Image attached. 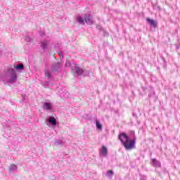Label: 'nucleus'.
Returning a JSON list of instances; mask_svg holds the SVG:
<instances>
[{
  "label": "nucleus",
  "instance_id": "f257e3e1",
  "mask_svg": "<svg viewBox=\"0 0 180 180\" xmlns=\"http://www.w3.org/2000/svg\"><path fill=\"white\" fill-rule=\"evenodd\" d=\"M1 79L3 82H8V84H15L18 81V73L15 69L8 68L3 71L1 74Z\"/></svg>",
  "mask_w": 180,
  "mask_h": 180
},
{
  "label": "nucleus",
  "instance_id": "f03ea898",
  "mask_svg": "<svg viewBox=\"0 0 180 180\" xmlns=\"http://www.w3.org/2000/svg\"><path fill=\"white\" fill-rule=\"evenodd\" d=\"M118 139L122 144H123L125 150H133L136 148V140H137L136 136L132 140H130L129 136L126 133L122 132L118 135Z\"/></svg>",
  "mask_w": 180,
  "mask_h": 180
},
{
  "label": "nucleus",
  "instance_id": "7ed1b4c3",
  "mask_svg": "<svg viewBox=\"0 0 180 180\" xmlns=\"http://www.w3.org/2000/svg\"><path fill=\"white\" fill-rule=\"evenodd\" d=\"M65 66L70 67L72 71L75 72V75H77V77L84 74V70L81 69V68L78 67L75 63H71V62L67 61Z\"/></svg>",
  "mask_w": 180,
  "mask_h": 180
},
{
  "label": "nucleus",
  "instance_id": "20e7f679",
  "mask_svg": "<svg viewBox=\"0 0 180 180\" xmlns=\"http://www.w3.org/2000/svg\"><path fill=\"white\" fill-rule=\"evenodd\" d=\"M61 67H63V63L56 62L52 64L51 70L53 72H57V71H61Z\"/></svg>",
  "mask_w": 180,
  "mask_h": 180
},
{
  "label": "nucleus",
  "instance_id": "39448f33",
  "mask_svg": "<svg viewBox=\"0 0 180 180\" xmlns=\"http://www.w3.org/2000/svg\"><path fill=\"white\" fill-rule=\"evenodd\" d=\"M50 44V40L45 39L44 41H41L40 46L42 50H46L47 47H49V45Z\"/></svg>",
  "mask_w": 180,
  "mask_h": 180
},
{
  "label": "nucleus",
  "instance_id": "423d86ee",
  "mask_svg": "<svg viewBox=\"0 0 180 180\" xmlns=\"http://www.w3.org/2000/svg\"><path fill=\"white\" fill-rule=\"evenodd\" d=\"M150 164L155 168H160L161 167V162H160V161L157 160V159H155V158L151 159Z\"/></svg>",
  "mask_w": 180,
  "mask_h": 180
},
{
  "label": "nucleus",
  "instance_id": "0eeeda50",
  "mask_svg": "<svg viewBox=\"0 0 180 180\" xmlns=\"http://www.w3.org/2000/svg\"><path fill=\"white\" fill-rule=\"evenodd\" d=\"M45 77L47 79H50L51 81H54V78L53 77V75H51V72L49 69H45L44 71Z\"/></svg>",
  "mask_w": 180,
  "mask_h": 180
},
{
  "label": "nucleus",
  "instance_id": "6e6552de",
  "mask_svg": "<svg viewBox=\"0 0 180 180\" xmlns=\"http://www.w3.org/2000/svg\"><path fill=\"white\" fill-rule=\"evenodd\" d=\"M47 121L51 126H53V127L57 126V120L53 116H50Z\"/></svg>",
  "mask_w": 180,
  "mask_h": 180
},
{
  "label": "nucleus",
  "instance_id": "1a4fd4ad",
  "mask_svg": "<svg viewBox=\"0 0 180 180\" xmlns=\"http://www.w3.org/2000/svg\"><path fill=\"white\" fill-rule=\"evenodd\" d=\"M84 21L87 25H92V16L89 14H86L84 15Z\"/></svg>",
  "mask_w": 180,
  "mask_h": 180
},
{
  "label": "nucleus",
  "instance_id": "9d476101",
  "mask_svg": "<svg viewBox=\"0 0 180 180\" xmlns=\"http://www.w3.org/2000/svg\"><path fill=\"white\" fill-rule=\"evenodd\" d=\"M108 148L106 146H102L101 149L100 150V154L103 155V157H106L108 155Z\"/></svg>",
  "mask_w": 180,
  "mask_h": 180
},
{
  "label": "nucleus",
  "instance_id": "9b49d317",
  "mask_svg": "<svg viewBox=\"0 0 180 180\" xmlns=\"http://www.w3.org/2000/svg\"><path fill=\"white\" fill-rule=\"evenodd\" d=\"M14 68L18 72H20V71L25 70V65L23 64L15 65Z\"/></svg>",
  "mask_w": 180,
  "mask_h": 180
},
{
  "label": "nucleus",
  "instance_id": "f8f14e48",
  "mask_svg": "<svg viewBox=\"0 0 180 180\" xmlns=\"http://www.w3.org/2000/svg\"><path fill=\"white\" fill-rule=\"evenodd\" d=\"M43 109L44 110H51L53 109V105L51 103L45 102L43 105Z\"/></svg>",
  "mask_w": 180,
  "mask_h": 180
},
{
  "label": "nucleus",
  "instance_id": "ddd939ff",
  "mask_svg": "<svg viewBox=\"0 0 180 180\" xmlns=\"http://www.w3.org/2000/svg\"><path fill=\"white\" fill-rule=\"evenodd\" d=\"M147 22L150 25V26H153V27H157V22L154 21L153 19L147 18Z\"/></svg>",
  "mask_w": 180,
  "mask_h": 180
},
{
  "label": "nucleus",
  "instance_id": "4468645a",
  "mask_svg": "<svg viewBox=\"0 0 180 180\" xmlns=\"http://www.w3.org/2000/svg\"><path fill=\"white\" fill-rule=\"evenodd\" d=\"M16 169H18V166L15 164L11 165L9 167L10 172H13V171H16Z\"/></svg>",
  "mask_w": 180,
  "mask_h": 180
},
{
  "label": "nucleus",
  "instance_id": "2eb2a0df",
  "mask_svg": "<svg viewBox=\"0 0 180 180\" xmlns=\"http://www.w3.org/2000/svg\"><path fill=\"white\" fill-rule=\"evenodd\" d=\"M41 85L44 88H49V86H50V85H53V84L50 82H44L41 83Z\"/></svg>",
  "mask_w": 180,
  "mask_h": 180
},
{
  "label": "nucleus",
  "instance_id": "dca6fc26",
  "mask_svg": "<svg viewBox=\"0 0 180 180\" xmlns=\"http://www.w3.org/2000/svg\"><path fill=\"white\" fill-rule=\"evenodd\" d=\"M77 22L79 25H85V20L81 16L77 17Z\"/></svg>",
  "mask_w": 180,
  "mask_h": 180
},
{
  "label": "nucleus",
  "instance_id": "f3484780",
  "mask_svg": "<svg viewBox=\"0 0 180 180\" xmlns=\"http://www.w3.org/2000/svg\"><path fill=\"white\" fill-rule=\"evenodd\" d=\"M64 144V142L63 141L59 140V139H56L54 142V146H63Z\"/></svg>",
  "mask_w": 180,
  "mask_h": 180
},
{
  "label": "nucleus",
  "instance_id": "a211bd4d",
  "mask_svg": "<svg viewBox=\"0 0 180 180\" xmlns=\"http://www.w3.org/2000/svg\"><path fill=\"white\" fill-rule=\"evenodd\" d=\"M96 129H98V130H102V124H101V122H99L98 120L96 121Z\"/></svg>",
  "mask_w": 180,
  "mask_h": 180
},
{
  "label": "nucleus",
  "instance_id": "6ab92c4d",
  "mask_svg": "<svg viewBox=\"0 0 180 180\" xmlns=\"http://www.w3.org/2000/svg\"><path fill=\"white\" fill-rule=\"evenodd\" d=\"M106 175L108 176H113V171L112 170H108L106 173Z\"/></svg>",
  "mask_w": 180,
  "mask_h": 180
},
{
  "label": "nucleus",
  "instance_id": "aec40b11",
  "mask_svg": "<svg viewBox=\"0 0 180 180\" xmlns=\"http://www.w3.org/2000/svg\"><path fill=\"white\" fill-rule=\"evenodd\" d=\"M136 133L134 132V131H130V136L131 137H132V139H134V137H136Z\"/></svg>",
  "mask_w": 180,
  "mask_h": 180
},
{
  "label": "nucleus",
  "instance_id": "412c9836",
  "mask_svg": "<svg viewBox=\"0 0 180 180\" xmlns=\"http://www.w3.org/2000/svg\"><path fill=\"white\" fill-rule=\"evenodd\" d=\"M25 41H27V43H30V41H32V38H30V37H26Z\"/></svg>",
  "mask_w": 180,
  "mask_h": 180
},
{
  "label": "nucleus",
  "instance_id": "4be33fe9",
  "mask_svg": "<svg viewBox=\"0 0 180 180\" xmlns=\"http://www.w3.org/2000/svg\"><path fill=\"white\" fill-rule=\"evenodd\" d=\"M96 28L98 30H103V28H102V26L98 25L96 26Z\"/></svg>",
  "mask_w": 180,
  "mask_h": 180
},
{
  "label": "nucleus",
  "instance_id": "5701e85b",
  "mask_svg": "<svg viewBox=\"0 0 180 180\" xmlns=\"http://www.w3.org/2000/svg\"><path fill=\"white\" fill-rule=\"evenodd\" d=\"M58 54H59V56H60V58H63V53H61V52H60V53H58Z\"/></svg>",
  "mask_w": 180,
  "mask_h": 180
},
{
  "label": "nucleus",
  "instance_id": "b1692460",
  "mask_svg": "<svg viewBox=\"0 0 180 180\" xmlns=\"http://www.w3.org/2000/svg\"><path fill=\"white\" fill-rule=\"evenodd\" d=\"M39 34H40V36H43V34H44V32H39Z\"/></svg>",
  "mask_w": 180,
  "mask_h": 180
},
{
  "label": "nucleus",
  "instance_id": "393cba45",
  "mask_svg": "<svg viewBox=\"0 0 180 180\" xmlns=\"http://www.w3.org/2000/svg\"><path fill=\"white\" fill-rule=\"evenodd\" d=\"M133 116H134V117H137V114L133 113Z\"/></svg>",
  "mask_w": 180,
  "mask_h": 180
},
{
  "label": "nucleus",
  "instance_id": "a878e982",
  "mask_svg": "<svg viewBox=\"0 0 180 180\" xmlns=\"http://www.w3.org/2000/svg\"><path fill=\"white\" fill-rule=\"evenodd\" d=\"M22 99H23V100L25 99V95L22 96Z\"/></svg>",
  "mask_w": 180,
  "mask_h": 180
},
{
  "label": "nucleus",
  "instance_id": "bb28decb",
  "mask_svg": "<svg viewBox=\"0 0 180 180\" xmlns=\"http://www.w3.org/2000/svg\"><path fill=\"white\" fill-rule=\"evenodd\" d=\"M176 49H179V46H176Z\"/></svg>",
  "mask_w": 180,
  "mask_h": 180
}]
</instances>
